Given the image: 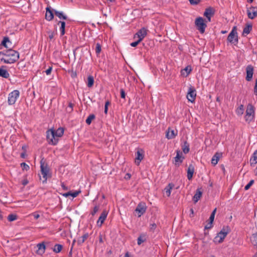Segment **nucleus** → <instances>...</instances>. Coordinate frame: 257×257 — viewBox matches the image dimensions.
I'll return each instance as SVG.
<instances>
[{
  "label": "nucleus",
  "mask_w": 257,
  "mask_h": 257,
  "mask_svg": "<svg viewBox=\"0 0 257 257\" xmlns=\"http://www.w3.org/2000/svg\"><path fill=\"white\" fill-rule=\"evenodd\" d=\"M46 134L47 140L49 144L56 145L58 142V138L63 136L64 130L62 127H59L56 131L50 129L47 131Z\"/></svg>",
  "instance_id": "nucleus-1"
},
{
  "label": "nucleus",
  "mask_w": 257,
  "mask_h": 257,
  "mask_svg": "<svg viewBox=\"0 0 257 257\" xmlns=\"http://www.w3.org/2000/svg\"><path fill=\"white\" fill-rule=\"evenodd\" d=\"M5 52V57L7 59V64H12L16 62L20 57L19 53L12 49H9Z\"/></svg>",
  "instance_id": "nucleus-2"
},
{
  "label": "nucleus",
  "mask_w": 257,
  "mask_h": 257,
  "mask_svg": "<svg viewBox=\"0 0 257 257\" xmlns=\"http://www.w3.org/2000/svg\"><path fill=\"white\" fill-rule=\"evenodd\" d=\"M228 226H224L217 235L215 237L214 241L217 243H221L227 234L230 232Z\"/></svg>",
  "instance_id": "nucleus-3"
},
{
  "label": "nucleus",
  "mask_w": 257,
  "mask_h": 257,
  "mask_svg": "<svg viewBox=\"0 0 257 257\" xmlns=\"http://www.w3.org/2000/svg\"><path fill=\"white\" fill-rule=\"evenodd\" d=\"M206 20L202 17H199L195 19V25L197 29L201 34H203L207 27Z\"/></svg>",
  "instance_id": "nucleus-4"
},
{
  "label": "nucleus",
  "mask_w": 257,
  "mask_h": 257,
  "mask_svg": "<svg viewBox=\"0 0 257 257\" xmlns=\"http://www.w3.org/2000/svg\"><path fill=\"white\" fill-rule=\"evenodd\" d=\"M20 96V91L18 90H14L9 93L8 99V103L9 105L14 104L17 99Z\"/></svg>",
  "instance_id": "nucleus-5"
},
{
  "label": "nucleus",
  "mask_w": 257,
  "mask_h": 257,
  "mask_svg": "<svg viewBox=\"0 0 257 257\" xmlns=\"http://www.w3.org/2000/svg\"><path fill=\"white\" fill-rule=\"evenodd\" d=\"M245 115V119L246 121H250L254 117V107L251 104H248L247 106Z\"/></svg>",
  "instance_id": "nucleus-6"
},
{
  "label": "nucleus",
  "mask_w": 257,
  "mask_h": 257,
  "mask_svg": "<svg viewBox=\"0 0 257 257\" xmlns=\"http://www.w3.org/2000/svg\"><path fill=\"white\" fill-rule=\"evenodd\" d=\"M227 40L230 43L236 45L238 43V39L235 27H234L228 36Z\"/></svg>",
  "instance_id": "nucleus-7"
},
{
  "label": "nucleus",
  "mask_w": 257,
  "mask_h": 257,
  "mask_svg": "<svg viewBox=\"0 0 257 257\" xmlns=\"http://www.w3.org/2000/svg\"><path fill=\"white\" fill-rule=\"evenodd\" d=\"M214 13L215 10L212 7H210L205 9L203 16L205 17L207 19L206 22H211V18L214 16Z\"/></svg>",
  "instance_id": "nucleus-8"
},
{
  "label": "nucleus",
  "mask_w": 257,
  "mask_h": 257,
  "mask_svg": "<svg viewBox=\"0 0 257 257\" xmlns=\"http://www.w3.org/2000/svg\"><path fill=\"white\" fill-rule=\"evenodd\" d=\"M196 96V92L195 88L191 86L189 88L187 95V98L189 101L191 102H194Z\"/></svg>",
  "instance_id": "nucleus-9"
},
{
  "label": "nucleus",
  "mask_w": 257,
  "mask_h": 257,
  "mask_svg": "<svg viewBox=\"0 0 257 257\" xmlns=\"http://www.w3.org/2000/svg\"><path fill=\"white\" fill-rule=\"evenodd\" d=\"M148 30L147 29L143 27L141 28L135 35L134 38H138V39L142 41L144 38L147 36Z\"/></svg>",
  "instance_id": "nucleus-10"
},
{
  "label": "nucleus",
  "mask_w": 257,
  "mask_h": 257,
  "mask_svg": "<svg viewBox=\"0 0 257 257\" xmlns=\"http://www.w3.org/2000/svg\"><path fill=\"white\" fill-rule=\"evenodd\" d=\"M247 15L249 19H254L257 16V7L251 6L247 8Z\"/></svg>",
  "instance_id": "nucleus-11"
},
{
  "label": "nucleus",
  "mask_w": 257,
  "mask_h": 257,
  "mask_svg": "<svg viewBox=\"0 0 257 257\" xmlns=\"http://www.w3.org/2000/svg\"><path fill=\"white\" fill-rule=\"evenodd\" d=\"M135 163L137 165H139L141 161L144 159V151L142 149H138L136 153Z\"/></svg>",
  "instance_id": "nucleus-12"
},
{
  "label": "nucleus",
  "mask_w": 257,
  "mask_h": 257,
  "mask_svg": "<svg viewBox=\"0 0 257 257\" xmlns=\"http://www.w3.org/2000/svg\"><path fill=\"white\" fill-rule=\"evenodd\" d=\"M245 70L246 73L245 79L247 81H250L252 79L253 74V67L251 65H248L246 66Z\"/></svg>",
  "instance_id": "nucleus-13"
},
{
  "label": "nucleus",
  "mask_w": 257,
  "mask_h": 257,
  "mask_svg": "<svg viewBox=\"0 0 257 257\" xmlns=\"http://www.w3.org/2000/svg\"><path fill=\"white\" fill-rule=\"evenodd\" d=\"M146 211V206L145 203H139L135 209V211L138 213V216H141Z\"/></svg>",
  "instance_id": "nucleus-14"
},
{
  "label": "nucleus",
  "mask_w": 257,
  "mask_h": 257,
  "mask_svg": "<svg viewBox=\"0 0 257 257\" xmlns=\"http://www.w3.org/2000/svg\"><path fill=\"white\" fill-rule=\"evenodd\" d=\"M37 246L38 247V250L36 251V253L37 254L42 255L45 253L46 248L45 242L43 241L37 244Z\"/></svg>",
  "instance_id": "nucleus-15"
},
{
  "label": "nucleus",
  "mask_w": 257,
  "mask_h": 257,
  "mask_svg": "<svg viewBox=\"0 0 257 257\" xmlns=\"http://www.w3.org/2000/svg\"><path fill=\"white\" fill-rule=\"evenodd\" d=\"M108 212L106 210H103L101 213L98 220L97 221V225L98 226L101 227L104 221L106 219Z\"/></svg>",
  "instance_id": "nucleus-16"
},
{
  "label": "nucleus",
  "mask_w": 257,
  "mask_h": 257,
  "mask_svg": "<svg viewBox=\"0 0 257 257\" xmlns=\"http://www.w3.org/2000/svg\"><path fill=\"white\" fill-rule=\"evenodd\" d=\"M41 171L43 177L44 178L43 182H46L47 178L50 177L51 176L49 174V170L47 167H44L43 165H41Z\"/></svg>",
  "instance_id": "nucleus-17"
},
{
  "label": "nucleus",
  "mask_w": 257,
  "mask_h": 257,
  "mask_svg": "<svg viewBox=\"0 0 257 257\" xmlns=\"http://www.w3.org/2000/svg\"><path fill=\"white\" fill-rule=\"evenodd\" d=\"M1 45L6 48L12 49V43L8 37H5L2 42Z\"/></svg>",
  "instance_id": "nucleus-18"
},
{
  "label": "nucleus",
  "mask_w": 257,
  "mask_h": 257,
  "mask_svg": "<svg viewBox=\"0 0 257 257\" xmlns=\"http://www.w3.org/2000/svg\"><path fill=\"white\" fill-rule=\"evenodd\" d=\"M176 156L174 158L175 164L179 165L180 164L182 163L184 158V157L182 156V153L180 150H177L176 151Z\"/></svg>",
  "instance_id": "nucleus-19"
},
{
  "label": "nucleus",
  "mask_w": 257,
  "mask_h": 257,
  "mask_svg": "<svg viewBox=\"0 0 257 257\" xmlns=\"http://www.w3.org/2000/svg\"><path fill=\"white\" fill-rule=\"evenodd\" d=\"M202 195V192L201 188H198L193 197V200L195 203H197L198 200L201 198Z\"/></svg>",
  "instance_id": "nucleus-20"
},
{
  "label": "nucleus",
  "mask_w": 257,
  "mask_h": 257,
  "mask_svg": "<svg viewBox=\"0 0 257 257\" xmlns=\"http://www.w3.org/2000/svg\"><path fill=\"white\" fill-rule=\"evenodd\" d=\"M46 10L45 18L47 20L50 21L53 19L54 14L50 7H47Z\"/></svg>",
  "instance_id": "nucleus-21"
},
{
  "label": "nucleus",
  "mask_w": 257,
  "mask_h": 257,
  "mask_svg": "<svg viewBox=\"0 0 257 257\" xmlns=\"http://www.w3.org/2000/svg\"><path fill=\"white\" fill-rule=\"evenodd\" d=\"M187 178L190 180L192 179L194 172V167L192 164H190L187 169Z\"/></svg>",
  "instance_id": "nucleus-22"
},
{
  "label": "nucleus",
  "mask_w": 257,
  "mask_h": 257,
  "mask_svg": "<svg viewBox=\"0 0 257 257\" xmlns=\"http://www.w3.org/2000/svg\"><path fill=\"white\" fill-rule=\"evenodd\" d=\"M222 154L221 153H216L214 156L212 157L211 159V163L213 165L215 166L216 165L219 160L220 157L221 156Z\"/></svg>",
  "instance_id": "nucleus-23"
},
{
  "label": "nucleus",
  "mask_w": 257,
  "mask_h": 257,
  "mask_svg": "<svg viewBox=\"0 0 257 257\" xmlns=\"http://www.w3.org/2000/svg\"><path fill=\"white\" fill-rule=\"evenodd\" d=\"M5 67L6 66H3L0 68V76L4 78H8L10 76V74L6 69H4Z\"/></svg>",
  "instance_id": "nucleus-24"
},
{
  "label": "nucleus",
  "mask_w": 257,
  "mask_h": 257,
  "mask_svg": "<svg viewBox=\"0 0 257 257\" xmlns=\"http://www.w3.org/2000/svg\"><path fill=\"white\" fill-rule=\"evenodd\" d=\"M249 162L251 166L257 163V150L253 152L249 160Z\"/></svg>",
  "instance_id": "nucleus-25"
},
{
  "label": "nucleus",
  "mask_w": 257,
  "mask_h": 257,
  "mask_svg": "<svg viewBox=\"0 0 257 257\" xmlns=\"http://www.w3.org/2000/svg\"><path fill=\"white\" fill-rule=\"evenodd\" d=\"M89 234L86 232L84 233L82 236L79 237L77 239V243L78 245H81L89 237Z\"/></svg>",
  "instance_id": "nucleus-26"
},
{
  "label": "nucleus",
  "mask_w": 257,
  "mask_h": 257,
  "mask_svg": "<svg viewBox=\"0 0 257 257\" xmlns=\"http://www.w3.org/2000/svg\"><path fill=\"white\" fill-rule=\"evenodd\" d=\"M176 135L177 134L175 133V131L174 130L170 131V128H169L166 132V136L168 139H172L174 138Z\"/></svg>",
  "instance_id": "nucleus-27"
},
{
  "label": "nucleus",
  "mask_w": 257,
  "mask_h": 257,
  "mask_svg": "<svg viewBox=\"0 0 257 257\" xmlns=\"http://www.w3.org/2000/svg\"><path fill=\"white\" fill-rule=\"evenodd\" d=\"M174 185L172 183H169L164 189V190L168 197H169L171 195V190L174 187Z\"/></svg>",
  "instance_id": "nucleus-28"
},
{
  "label": "nucleus",
  "mask_w": 257,
  "mask_h": 257,
  "mask_svg": "<svg viewBox=\"0 0 257 257\" xmlns=\"http://www.w3.org/2000/svg\"><path fill=\"white\" fill-rule=\"evenodd\" d=\"M80 193V191H75L73 192L71 191H69V192H68L67 193L63 194V195L64 196H65V197H67L69 196H71L73 198H75V197H77Z\"/></svg>",
  "instance_id": "nucleus-29"
},
{
  "label": "nucleus",
  "mask_w": 257,
  "mask_h": 257,
  "mask_svg": "<svg viewBox=\"0 0 257 257\" xmlns=\"http://www.w3.org/2000/svg\"><path fill=\"white\" fill-rule=\"evenodd\" d=\"M182 149L184 154L189 153L190 151L189 144L187 141L184 142V144L182 146Z\"/></svg>",
  "instance_id": "nucleus-30"
},
{
  "label": "nucleus",
  "mask_w": 257,
  "mask_h": 257,
  "mask_svg": "<svg viewBox=\"0 0 257 257\" xmlns=\"http://www.w3.org/2000/svg\"><path fill=\"white\" fill-rule=\"evenodd\" d=\"M146 240V235L145 234H141L137 239V243L141 245L143 242Z\"/></svg>",
  "instance_id": "nucleus-31"
},
{
  "label": "nucleus",
  "mask_w": 257,
  "mask_h": 257,
  "mask_svg": "<svg viewBox=\"0 0 257 257\" xmlns=\"http://www.w3.org/2000/svg\"><path fill=\"white\" fill-rule=\"evenodd\" d=\"M251 29L252 26L251 25L246 26L243 30L242 35L244 36L248 35L251 31Z\"/></svg>",
  "instance_id": "nucleus-32"
},
{
  "label": "nucleus",
  "mask_w": 257,
  "mask_h": 257,
  "mask_svg": "<svg viewBox=\"0 0 257 257\" xmlns=\"http://www.w3.org/2000/svg\"><path fill=\"white\" fill-rule=\"evenodd\" d=\"M251 243L257 246V232L253 233L250 238Z\"/></svg>",
  "instance_id": "nucleus-33"
},
{
  "label": "nucleus",
  "mask_w": 257,
  "mask_h": 257,
  "mask_svg": "<svg viewBox=\"0 0 257 257\" xmlns=\"http://www.w3.org/2000/svg\"><path fill=\"white\" fill-rule=\"evenodd\" d=\"M63 248V246L60 244H56L53 247V251L56 253L60 252Z\"/></svg>",
  "instance_id": "nucleus-34"
},
{
  "label": "nucleus",
  "mask_w": 257,
  "mask_h": 257,
  "mask_svg": "<svg viewBox=\"0 0 257 257\" xmlns=\"http://www.w3.org/2000/svg\"><path fill=\"white\" fill-rule=\"evenodd\" d=\"M94 84V78L92 76L89 75L87 78V86L88 87H91Z\"/></svg>",
  "instance_id": "nucleus-35"
},
{
  "label": "nucleus",
  "mask_w": 257,
  "mask_h": 257,
  "mask_svg": "<svg viewBox=\"0 0 257 257\" xmlns=\"http://www.w3.org/2000/svg\"><path fill=\"white\" fill-rule=\"evenodd\" d=\"M55 14L57 17H58L60 19H63V20L67 19L66 16L64 15L63 14V13L61 12L55 11Z\"/></svg>",
  "instance_id": "nucleus-36"
},
{
  "label": "nucleus",
  "mask_w": 257,
  "mask_h": 257,
  "mask_svg": "<svg viewBox=\"0 0 257 257\" xmlns=\"http://www.w3.org/2000/svg\"><path fill=\"white\" fill-rule=\"evenodd\" d=\"M59 23L61 24V27L60 28V34L61 36L65 34V22L64 21H60Z\"/></svg>",
  "instance_id": "nucleus-37"
},
{
  "label": "nucleus",
  "mask_w": 257,
  "mask_h": 257,
  "mask_svg": "<svg viewBox=\"0 0 257 257\" xmlns=\"http://www.w3.org/2000/svg\"><path fill=\"white\" fill-rule=\"evenodd\" d=\"M183 71L186 72V76H187L191 72L192 68L191 66L188 65L186 66L183 70H182V74L185 75Z\"/></svg>",
  "instance_id": "nucleus-38"
},
{
  "label": "nucleus",
  "mask_w": 257,
  "mask_h": 257,
  "mask_svg": "<svg viewBox=\"0 0 257 257\" xmlns=\"http://www.w3.org/2000/svg\"><path fill=\"white\" fill-rule=\"evenodd\" d=\"M244 108L243 105H240L239 107L237 108L236 109V113L238 115H241L243 113Z\"/></svg>",
  "instance_id": "nucleus-39"
},
{
  "label": "nucleus",
  "mask_w": 257,
  "mask_h": 257,
  "mask_svg": "<svg viewBox=\"0 0 257 257\" xmlns=\"http://www.w3.org/2000/svg\"><path fill=\"white\" fill-rule=\"evenodd\" d=\"M95 117V116L93 114H90L87 119H86V123L87 124H90L91 123V121L93 119H94Z\"/></svg>",
  "instance_id": "nucleus-40"
},
{
  "label": "nucleus",
  "mask_w": 257,
  "mask_h": 257,
  "mask_svg": "<svg viewBox=\"0 0 257 257\" xmlns=\"http://www.w3.org/2000/svg\"><path fill=\"white\" fill-rule=\"evenodd\" d=\"M17 215L14 214H11L8 216V219L9 221H13L17 219Z\"/></svg>",
  "instance_id": "nucleus-41"
},
{
  "label": "nucleus",
  "mask_w": 257,
  "mask_h": 257,
  "mask_svg": "<svg viewBox=\"0 0 257 257\" xmlns=\"http://www.w3.org/2000/svg\"><path fill=\"white\" fill-rule=\"evenodd\" d=\"M7 59L5 57V52H0V61H3L7 64Z\"/></svg>",
  "instance_id": "nucleus-42"
},
{
  "label": "nucleus",
  "mask_w": 257,
  "mask_h": 257,
  "mask_svg": "<svg viewBox=\"0 0 257 257\" xmlns=\"http://www.w3.org/2000/svg\"><path fill=\"white\" fill-rule=\"evenodd\" d=\"M216 211V208H215L213 210V211L212 212L211 215L209 217V221H210L209 222H210L211 223H212L213 221H214V216H215Z\"/></svg>",
  "instance_id": "nucleus-43"
},
{
  "label": "nucleus",
  "mask_w": 257,
  "mask_h": 257,
  "mask_svg": "<svg viewBox=\"0 0 257 257\" xmlns=\"http://www.w3.org/2000/svg\"><path fill=\"white\" fill-rule=\"evenodd\" d=\"M101 51V46L99 43L96 44L95 52L96 55L98 56Z\"/></svg>",
  "instance_id": "nucleus-44"
},
{
  "label": "nucleus",
  "mask_w": 257,
  "mask_h": 257,
  "mask_svg": "<svg viewBox=\"0 0 257 257\" xmlns=\"http://www.w3.org/2000/svg\"><path fill=\"white\" fill-rule=\"evenodd\" d=\"M99 206L98 205H95L92 211L91 212L90 214L92 215V216H94L97 212H98V211L99 210Z\"/></svg>",
  "instance_id": "nucleus-45"
},
{
  "label": "nucleus",
  "mask_w": 257,
  "mask_h": 257,
  "mask_svg": "<svg viewBox=\"0 0 257 257\" xmlns=\"http://www.w3.org/2000/svg\"><path fill=\"white\" fill-rule=\"evenodd\" d=\"M21 166L23 170H25L27 171L29 169L30 167L28 165H27L26 163L23 162L21 164Z\"/></svg>",
  "instance_id": "nucleus-46"
},
{
  "label": "nucleus",
  "mask_w": 257,
  "mask_h": 257,
  "mask_svg": "<svg viewBox=\"0 0 257 257\" xmlns=\"http://www.w3.org/2000/svg\"><path fill=\"white\" fill-rule=\"evenodd\" d=\"M253 183H254L253 180H250L249 182V183L244 187L245 190H247L248 189H249V188L250 187V186L253 184Z\"/></svg>",
  "instance_id": "nucleus-47"
},
{
  "label": "nucleus",
  "mask_w": 257,
  "mask_h": 257,
  "mask_svg": "<svg viewBox=\"0 0 257 257\" xmlns=\"http://www.w3.org/2000/svg\"><path fill=\"white\" fill-rule=\"evenodd\" d=\"M110 104V102L108 100H107L105 103V106H104V113L105 114L107 113L108 111V106Z\"/></svg>",
  "instance_id": "nucleus-48"
},
{
  "label": "nucleus",
  "mask_w": 257,
  "mask_h": 257,
  "mask_svg": "<svg viewBox=\"0 0 257 257\" xmlns=\"http://www.w3.org/2000/svg\"><path fill=\"white\" fill-rule=\"evenodd\" d=\"M156 227H157V225L156 223H152L150 224V230L151 231H154L155 230V229L156 228Z\"/></svg>",
  "instance_id": "nucleus-49"
},
{
  "label": "nucleus",
  "mask_w": 257,
  "mask_h": 257,
  "mask_svg": "<svg viewBox=\"0 0 257 257\" xmlns=\"http://www.w3.org/2000/svg\"><path fill=\"white\" fill-rule=\"evenodd\" d=\"M189 1L191 5H197L200 3V0H189Z\"/></svg>",
  "instance_id": "nucleus-50"
},
{
  "label": "nucleus",
  "mask_w": 257,
  "mask_h": 257,
  "mask_svg": "<svg viewBox=\"0 0 257 257\" xmlns=\"http://www.w3.org/2000/svg\"><path fill=\"white\" fill-rule=\"evenodd\" d=\"M141 41H140L139 39L136 41V42H133L132 43H131V46L133 47H136Z\"/></svg>",
  "instance_id": "nucleus-51"
},
{
  "label": "nucleus",
  "mask_w": 257,
  "mask_h": 257,
  "mask_svg": "<svg viewBox=\"0 0 257 257\" xmlns=\"http://www.w3.org/2000/svg\"><path fill=\"white\" fill-rule=\"evenodd\" d=\"M120 96L122 98H125V93L123 89H120Z\"/></svg>",
  "instance_id": "nucleus-52"
},
{
  "label": "nucleus",
  "mask_w": 257,
  "mask_h": 257,
  "mask_svg": "<svg viewBox=\"0 0 257 257\" xmlns=\"http://www.w3.org/2000/svg\"><path fill=\"white\" fill-rule=\"evenodd\" d=\"M35 219H37L40 217V215L37 212H34L31 214Z\"/></svg>",
  "instance_id": "nucleus-53"
},
{
  "label": "nucleus",
  "mask_w": 257,
  "mask_h": 257,
  "mask_svg": "<svg viewBox=\"0 0 257 257\" xmlns=\"http://www.w3.org/2000/svg\"><path fill=\"white\" fill-rule=\"evenodd\" d=\"M68 108H69V110L68 111L70 112L72 111L73 107V104L72 102H70L68 103Z\"/></svg>",
  "instance_id": "nucleus-54"
},
{
  "label": "nucleus",
  "mask_w": 257,
  "mask_h": 257,
  "mask_svg": "<svg viewBox=\"0 0 257 257\" xmlns=\"http://www.w3.org/2000/svg\"><path fill=\"white\" fill-rule=\"evenodd\" d=\"M48 34H49V38H50V39L52 40V39H53L54 36L55 35V33L54 32L50 31L48 32Z\"/></svg>",
  "instance_id": "nucleus-55"
},
{
  "label": "nucleus",
  "mask_w": 257,
  "mask_h": 257,
  "mask_svg": "<svg viewBox=\"0 0 257 257\" xmlns=\"http://www.w3.org/2000/svg\"><path fill=\"white\" fill-rule=\"evenodd\" d=\"M254 94L255 95H257V78L255 79V82L254 87Z\"/></svg>",
  "instance_id": "nucleus-56"
},
{
  "label": "nucleus",
  "mask_w": 257,
  "mask_h": 257,
  "mask_svg": "<svg viewBox=\"0 0 257 257\" xmlns=\"http://www.w3.org/2000/svg\"><path fill=\"white\" fill-rule=\"evenodd\" d=\"M52 67H49V68L45 71L46 74L47 75L50 74L51 72H52Z\"/></svg>",
  "instance_id": "nucleus-57"
},
{
  "label": "nucleus",
  "mask_w": 257,
  "mask_h": 257,
  "mask_svg": "<svg viewBox=\"0 0 257 257\" xmlns=\"http://www.w3.org/2000/svg\"><path fill=\"white\" fill-rule=\"evenodd\" d=\"M212 223L209 222L205 226V229H210L211 228H212Z\"/></svg>",
  "instance_id": "nucleus-58"
},
{
  "label": "nucleus",
  "mask_w": 257,
  "mask_h": 257,
  "mask_svg": "<svg viewBox=\"0 0 257 257\" xmlns=\"http://www.w3.org/2000/svg\"><path fill=\"white\" fill-rule=\"evenodd\" d=\"M190 214L189 216H190V217H193V216H194V210H193V209L192 208H191L190 209Z\"/></svg>",
  "instance_id": "nucleus-59"
},
{
  "label": "nucleus",
  "mask_w": 257,
  "mask_h": 257,
  "mask_svg": "<svg viewBox=\"0 0 257 257\" xmlns=\"http://www.w3.org/2000/svg\"><path fill=\"white\" fill-rule=\"evenodd\" d=\"M22 183L24 186H25L28 184V181L27 179H24L22 181Z\"/></svg>",
  "instance_id": "nucleus-60"
},
{
  "label": "nucleus",
  "mask_w": 257,
  "mask_h": 257,
  "mask_svg": "<svg viewBox=\"0 0 257 257\" xmlns=\"http://www.w3.org/2000/svg\"><path fill=\"white\" fill-rule=\"evenodd\" d=\"M131 177V175L129 173H127L126 175H125V179H130Z\"/></svg>",
  "instance_id": "nucleus-61"
},
{
  "label": "nucleus",
  "mask_w": 257,
  "mask_h": 257,
  "mask_svg": "<svg viewBox=\"0 0 257 257\" xmlns=\"http://www.w3.org/2000/svg\"><path fill=\"white\" fill-rule=\"evenodd\" d=\"M61 186L64 190H67V187L64 185V183H61Z\"/></svg>",
  "instance_id": "nucleus-62"
},
{
  "label": "nucleus",
  "mask_w": 257,
  "mask_h": 257,
  "mask_svg": "<svg viewBox=\"0 0 257 257\" xmlns=\"http://www.w3.org/2000/svg\"><path fill=\"white\" fill-rule=\"evenodd\" d=\"M216 101L217 102H218L219 103H220L221 101V99L220 98V97L219 96H217L216 97Z\"/></svg>",
  "instance_id": "nucleus-63"
},
{
  "label": "nucleus",
  "mask_w": 257,
  "mask_h": 257,
  "mask_svg": "<svg viewBox=\"0 0 257 257\" xmlns=\"http://www.w3.org/2000/svg\"><path fill=\"white\" fill-rule=\"evenodd\" d=\"M123 257H130L128 252H126Z\"/></svg>",
  "instance_id": "nucleus-64"
}]
</instances>
